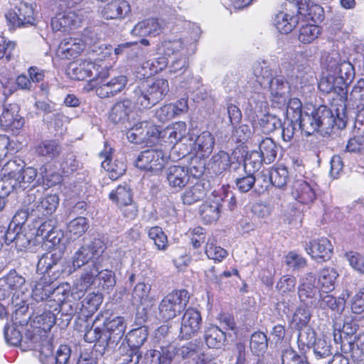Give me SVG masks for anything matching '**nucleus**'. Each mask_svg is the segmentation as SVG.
Wrapping results in <instances>:
<instances>
[{
  "label": "nucleus",
  "instance_id": "nucleus-1",
  "mask_svg": "<svg viewBox=\"0 0 364 364\" xmlns=\"http://www.w3.org/2000/svg\"><path fill=\"white\" fill-rule=\"evenodd\" d=\"M323 68L326 71L318 83L319 90L325 94H336L343 105L334 108L323 105L313 106L301 122V132L306 136L319 132L324 136H329L335 128L345 129L348 120L346 102L348 87L355 75L354 66L348 60H342L338 53L332 52L326 56Z\"/></svg>",
  "mask_w": 364,
  "mask_h": 364
},
{
  "label": "nucleus",
  "instance_id": "nucleus-2",
  "mask_svg": "<svg viewBox=\"0 0 364 364\" xmlns=\"http://www.w3.org/2000/svg\"><path fill=\"white\" fill-rule=\"evenodd\" d=\"M67 75L75 80H85L95 86L96 95L100 98H109L121 92L128 82L125 75L109 77V68L97 65L91 60H78L69 63L66 69Z\"/></svg>",
  "mask_w": 364,
  "mask_h": 364
},
{
  "label": "nucleus",
  "instance_id": "nucleus-3",
  "mask_svg": "<svg viewBox=\"0 0 364 364\" xmlns=\"http://www.w3.org/2000/svg\"><path fill=\"white\" fill-rule=\"evenodd\" d=\"M127 328V323L123 316L106 318L100 326H94L87 330L84 341L89 343H95L96 353L103 356L106 352L114 350L122 340Z\"/></svg>",
  "mask_w": 364,
  "mask_h": 364
},
{
  "label": "nucleus",
  "instance_id": "nucleus-4",
  "mask_svg": "<svg viewBox=\"0 0 364 364\" xmlns=\"http://www.w3.org/2000/svg\"><path fill=\"white\" fill-rule=\"evenodd\" d=\"M145 63L135 70V77L139 80L133 90L134 99L139 109H149L161 101L169 92L167 80L151 77L152 72L147 71Z\"/></svg>",
  "mask_w": 364,
  "mask_h": 364
},
{
  "label": "nucleus",
  "instance_id": "nucleus-5",
  "mask_svg": "<svg viewBox=\"0 0 364 364\" xmlns=\"http://www.w3.org/2000/svg\"><path fill=\"white\" fill-rule=\"evenodd\" d=\"M46 250L47 252L38 256L37 273L43 274V277L47 275L51 281L72 274L70 262L64 258L65 251L61 250Z\"/></svg>",
  "mask_w": 364,
  "mask_h": 364
},
{
  "label": "nucleus",
  "instance_id": "nucleus-6",
  "mask_svg": "<svg viewBox=\"0 0 364 364\" xmlns=\"http://www.w3.org/2000/svg\"><path fill=\"white\" fill-rule=\"evenodd\" d=\"M105 249V243L100 238H94L90 242L82 245L72 257V274L82 266L100 264Z\"/></svg>",
  "mask_w": 364,
  "mask_h": 364
},
{
  "label": "nucleus",
  "instance_id": "nucleus-7",
  "mask_svg": "<svg viewBox=\"0 0 364 364\" xmlns=\"http://www.w3.org/2000/svg\"><path fill=\"white\" fill-rule=\"evenodd\" d=\"M189 299L190 294L185 289L168 293L159 304V318L166 322L179 316L186 309Z\"/></svg>",
  "mask_w": 364,
  "mask_h": 364
},
{
  "label": "nucleus",
  "instance_id": "nucleus-8",
  "mask_svg": "<svg viewBox=\"0 0 364 364\" xmlns=\"http://www.w3.org/2000/svg\"><path fill=\"white\" fill-rule=\"evenodd\" d=\"M36 237H41L44 241L46 250H61L65 251L68 238L60 229L54 225L52 220H44L33 225Z\"/></svg>",
  "mask_w": 364,
  "mask_h": 364
},
{
  "label": "nucleus",
  "instance_id": "nucleus-9",
  "mask_svg": "<svg viewBox=\"0 0 364 364\" xmlns=\"http://www.w3.org/2000/svg\"><path fill=\"white\" fill-rule=\"evenodd\" d=\"M149 334V326L136 327L129 331L118 348L119 354L142 358L141 348L147 341Z\"/></svg>",
  "mask_w": 364,
  "mask_h": 364
},
{
  "label": "nucleus",
  "instance_id": "nucleus-10",
  "mask_svg": "<svg viewBox=\"0 0 364 364\" xmlns=\"http://www.w3.org/2000/svg\"><path fill=\"white\" fill-rule=\"evenodd\" d=\"M5 172L16 182L18 188H26V184L31 183L38 177V170L33 166H26L21 159L10 160L5 164Z\"/></svg>",
  "mask_w": 364,
  "mask_h": 364
},
{
  "label": "nucleus",
  "instance_id": "nucleus-11",
  "mask_svg": "<svg viewBox=\"0 0 364 364\" xmlns=\"http://www.w3.org/2000/svg\"><path fill=\"white\" fill-rule=\"evenodd\" d=\"M52 344L48 341V336L41 329L30 325L24 333L23 343H21V350H38L40 352V360L44 362L43 356L46 350H50Z\"/></svg>",
  "mask_w": 364,
  "mask_h": 364
},
{
  "label": "nucleus",
  "instance_id": "nucleus-12",
  "mask_svg": "<svg viewBox=\"0 0 364 364\" xmlns=\"http://www.w3.org/2000/svg\"><path fill=\"white\" fill-rule=\"evenodd\" d=\"M316 278L314 273L309 272L300 280L297 287V295L300 304L315 309L320 296L321 289L316 284Z\"/></svg>",
  "mask_w": 364,
  "mask_h": 364
},
{
  "label": "nucleus",
  "instance_id": "nucleus-13",
  "mask_svg": "<svg viewBox=\"0 0 364 364\" xmlns=\"http://www.w3.org/2000/svg\"><path fill=\"white\" fill-rule=\"evenodd\" d=\"M166 160L161 149H148L139 153L135 159V166L141 170L149 171L156 174L165 166Z\"/></svg>",
  "mask_w": 364,
  "mask_h": 364
},
{
  "label": "nucleus",
  "instance_id": "nucleus-14",
  "mask_svg": "<svg viewBox=\"0 0 364 364\" xmlns=\"http://www.w3.org/2000/svg\"><path fill=\"white\" fill-rule=\"evenodd\" d=\"M26 285L25 277L18 273L15 269H11L8 273L0 277V299H6L16 294L18 297V293H23V287Z\"/></svg>",
  "mask_w": 364,
  "mask_h": 364
},
{
  "label": "nucleus",
  "instance_id": "nucleus-15",
  "mask_svg": "<svg viewBox=\"0 0 364 364\" xmlns=\"http://www.w3.org/2000/svg\"><path fill=\"white\" fill-rule=\"evenodd\" d=\"M134 104L128 98L115 102L109 114V119L112 123L128 129L131 125V119L134 115Z\"/></svg>",
  "mask_w": 364,
  "mask_h": 364
},
{
  "label": "nucleus",
  "instance_id": "nucleus-16",
  "mask_svg": "<svg viewBox=\"0 0 364 364\" xmlns=\"http://www.w3.org/2000/svg\"><path fill=\"white\" fill-rule=\"evenodd\" d=\"M6 19L13 27H27L34 25V11L33 6L27 3L21 2L5 14Z\"/></svg>",
  "mask_w": 364,
  "mask_h": 364
},
{
  "label": "nucleus",
  "instance_id": "nucleus-17",
  "mask_svg": "<svg viewBox=\"0 0 364 364\" xmlns=\"http://www.w3.org/2000/svg\"><path fill=\"white\" fill-rule=\"evenodd\" d=\"M203 324L200 312L195 308L186 309L182 318L178 334L180 340H189L196 336Z\"/></svg>",
  "mask_w": 364,
  "mask_h": 364
},
{
  "label": "nucleus",
  "instance_id": "nucleus-18",
  "mask_svg": "<svg viewBox=\"0 0 364 364\" xmlns=\"http://www.w3.org/2000/svg\"><path fill=\"white\" fill-rule=\"evenodd\" d=\"M272 104L274 107L282 108L287 105L290 91V86L284 75H275L267 84Z\"/></svg>",
  "mask_w": 364,
  "mask_h": 364
},
{
  "label": "nucleus",
  "instance_id": "nucleus-19",
  "mask_svg": "<svg viewBox=\"0 0 364 364\" xmlns=\"http://www.w3.org/2000/svg\"><path fill=\"white\" fill-rule=\"evenodd\" d=\"M304 247L311 259L318 262L330 260L333 253V247L326 237L311 240L305 242Z\"/></svg>",
  "mask_w": 364,
  "mask_h": 364
},
{
  "label": "nucleus",
  "instance_id": "nucleus-20",
  "mask_svg": "<svg viewBox=\"0 0 364 364\" xmlns=\"http://www.w3.org/2000/svg\"><path fill=\"white\" fill-rule=\"evenodd\" d=\"M188 142H189V148L186 149L185 153H182V157L191 154L193 150L196 153L200 152L203 158H206L213 151L215 146V138L210 132L205 131L198 136L190 134Z\"/></svg>",
  "mask_w": 364,
  "mask_h": 364
},
{
  "label": "nucleus",
  "instance_id": "nucleus-21",
  "mask_svg": "<svg viewBox=\"0 0 364 364\" xmlns=\"http://www.w3.org/2000/svg\"><path fill=\"white\" fill-rule=\"evenodd\" d=\"M114 152V149L109 148L107 150V147L104 151L100 153L101 158L104 157L105 159L102 162V167L109 173V178L112 180H117L122 176L127 171V163L125 157L123 155L117 156L112 160V156Z\"/></svg>",
  "mask_w": 364,
  "mask_h": 364
},
{
  "label": "nucleus",
  "instance_id": "nucleus-22",
  "mask_svg": "<svg viewBox=\"0 0 364 364\" xmlns=\"http://www.w3.org/2000/svg\"><path fill=\"white\" fill-rule=\"evenodd\" d=\"M19 109L16 103L5 105L0 117V126L6 130L18 132L25 123L23 117L18 114Z\"/></svg>",
  "mask_w": 364,
  "mask_h": 364
},
{
  "label": "nucleus",
  "instance_id": "nucleus-23",
  "mask_svg": "<svg viewBox=\"0 0 364 364\" xmlns=\"http://www.w3.org/2000/svg\"><path fill=\"white\" fill-rule=\"evenodd\" d=\"M163 170L168 186L176 191H181L190 181L186 166L171 165Z\"/></svg>",
  "mask_w": 364,
  "mask_h": 364
},
{
  "label": "nucleus",
  "instance_id": "nucleus-24",
  "mask_svg": "<svg viewBox=\"0 0 364 364\" xmlns=\"http://www.w3.org/2000/svg\"><path fill=\"white\" fill-rule=\"evenodd\" d=\"M33 314V323L35 327L41 329L47 335L54 325L58 326V317L55 313L47 310L36 304H31Z\"/></svg>",
  "mask_w": 364,
  "mask_h": 364
},
{
  "label": "nucleus",
  "instance_id": "nucleus-25",
  "mask_svg": "<svg viewBox=\"0 0 364 364\" xmlns=\"http://www.w3.org/2000/svg\"><path fill=\"white\" fill-rule=\"evenodd\" d=\"M176 357V346L171 343L159 345V349L148 350L144 355L149 364H171Z\"/></svg>",
  "mask_w": 364,
  "mask_h": 364
},
{
  "label": "nucleus",
  "instance_id": "nucleus-26",
  "mask_svg": "<svg viewBox=\"0 0 364 364\" xmlns=\"http://www.w3.org/2000/svg\"><path fill=\"white\" fill-rule=\"evenodd\" d=\"M189 134L190 133L187 132L186 124L183 122H178L172 127H168L163 129L161 143L179 145L178 142H183L182 145H186V143L188 141Z\"/></svg>",
  "mask_w": 364,
  "mask_h": 364
},
{
  "label": "nucleus",
  "instance_id": "nucleus-27",
  "mask_svg": "<svg viewBox=\"0 0 364 364\" xmlns=\"http://www.w3.org/2000/svg\"><path fill=\"white\" fill-rule=\"evenodd\" d=\"M131 13V6L126 0H112L104 6L102 16L106 20H122Z\"/></svg>",
  "mask_w": 364,
  "mask_h": 364
},
{
  "label": "nucleus",
  "instance_id": "nucleus-28",
  "mask_svg": "<svg viewBox=\"0 0 364 364\" xmlns=\"http://www.w3.org/2000/svg\"><path fill=\"white\" fill-rule=\"evenodd\" d=\"M316 184H310L304 180H296L292 185L291 195L302 204H311L316 199Z\"/></svg>",
  "mask_w": 364,
  "mask_h": 364
},
{
  "label": "nucleus",
  "instance_id": "nucleus-29",
  "mask_svg": "<svg viewBox=\"0 0 364 364\" xmlns=\"http://www.w3.org/2000/svg\"><path fill=\"white\" fill-rule=\"evenodd\" d=\"M211 182L205 178L198 180L193 186L187 189L181 196L185 205H192L203 200L207 192L211 189Z\"/></svg>",
  "mask_w": 364,
  "mask_h": 364
},
{
  "label": "nucleus",
  "instance_id": "nucleus-30",
  "mask_svg": "<svg viewBox=\"0 0 364 364\" xmlns=\"http://www.w3.org/2000/svg\"><path fill=\"white\" fill-rule=\"evenodd\" d=\"M14 309L12 311L11 321L14 326H20L23 328L28 326L29 321L33 317V311H29V304L27 301L21 299L19 300L18 296L11 299Z\"/></svg>",
  "mask_w": 364,
  "mask_h": 364
},
{
  "label": "nucleus",
  "instance_id": "nucleus-31",
  "mask_svg": "<svg viewBox=\"0 0 364 364\" xmlns=\"http://www.w3.org/2000/svg\"><path fill=\"white\" fill-rule=\"evenodd\" d=\"M228 159L229 154L225 151L213 154L207 164V174H210L213 178L223 175L227 171H231Z\"/></svg>",
  "mask_w": 364,
  "mask_h": 364
},
{
  "label": "nucleus",
  "instance_id": "nucleus-32",
  "mask_svg": "<svg viewBox=\"0 0 364 364\" xmlns=\"http://www.w3.org/2000/svg\"><path fill=\"white\" fill-rule=\"evenodd\" d=\"M78 17L75 12L64 11L51 19V26L55 31L66 32L78 26Z\"/></svg>",
  "mask_w": 364,
  "mask_h": 364
},
{
  "label": "nucleus",
  "instance_id": "nucleus-33",
  "mask_svg": "<svg viewBox=\"0 0 364 364\" xmlns=\"http://www.w3.org/2000/svg\"><path fill=\"white\" fill-rule=\"evenodd\" d=\"M203 338L209 348L221 349L228 343L226 333L215 325L205 328Z\"/></svg>",
  "mask_w": 364,
  "mask_h": 364
},
{
  "label": "nucleus",
  "instance_id": "nucleus-34",
  "mask_svg": "<svg viewBox=\"0 0 364 364\" xmlns=\"http://www.w3.org/2000/svg\"><path fill=\"white\" fill-rule=\"evenodd\" d=\"M294 86L301 93L311 92L314 90L313 81L314 75L310 71L309 67H304L300 69V66L297 65L294 68Z\"/></svg>",
  "mask_w": 364,
  "mask_h": 364
},
{
  "label": "nucleus",
  "instance_id": "nucleus-35",
  "mask_svg": "<svg viewBox=\"0 0 364 364\" xmlns=\"http://www.w3.org/2000/svg\"><path fill=\"white\" fill-rule=\"evenodd\" d=\"M59 205V197L57 194H49L33 205V215L38 218L51 215L55 212Z\"/></svg>",
  "mask_w": 364,
  "mask_h": 364
},
{
  "label": "nucleus",
  "instance_id": "nucleus-36",
  "mask_svg": "<svg viewBox=\"0 0 364 364\" xmlns=\"http://www.w3.org/2000/svg\"><path fill=\"white\" fill-rule=\"evenodd\" d=\"M223 205L219 199L215 196V198L210 201H206L200 207V215L205 223L209 224L217 221L220 217L221 210Z\"/></svg>",
  "mask_w": 364,
  "mask_h": 364
},
{
  "label": "nucleus",
  "instance_id": "nucleus-37",
  "mask_svg": "<svg viewBox=\"0 0 364 364\" xmlns=\"http://www.w3.org/2000/svg\"><path fill=\"white\" fill-rule=\"evenodd\" d=\"M63 150L58 139H46L36 146V153L46 160H53L60 156Z\"/></svg>",
  "mask_w": 364,
  "mask_h": 364
},
{
  "label": "nucleus",
  "instance_id": "nucleus-38",
  "mask_svg": "<svg viewBox=\"0 0 364 364\" xmlns=\"http://www.w3.org/2000/svg\"><path fill=\"white\" fill-rule=\"evenodd\" d=\"M79 305V303L70 300L60 305V308L58 310V314H59V317H58V326L60 329H65L70 323L72 319L79 314L77 311L80 309Z\"/></svg>",
  "mask_w": 364,
  "mask_h": 364
},
{
  "label": "nucleus",
  "instance_id": "nucleus-39",
  "mask_svg": "<svg viewBox=\"0 0 364 364\" xmlns=\"http://www.w3.org/2000/svg\"><path fill=\"white\" fill-rule=\"evenodd\" d=\"M71 347L68 345H60L55 352L53 353V347L46 350L43 356V364H70L71 361Z\"/></svg>",
  "mask_w": 364,
  "mask_h": 364
},
{
  "label": "nucleus",
  "instance_id": "nucleus-40",
  "mask_svg": "<svg viewBox=\"0 0 364 364\" xmlns=\"http://www.w3.org/2000/svg\"><path fill=\"white\" fill-rule=\"evenodd\" d=\"M346 301L343 297H336L330 293L322 291L319 301L315 309L327 310L341 314L345 309Z\"/></svg>",
  "mask_w": 364,
  "mask_h": 364
},
{
  "label": "nucleus",
  "instance_id": "nucleus-41",
  "mask_svg": "<svg viewBox=\"0 0 364 364\" xmlns=\"http://www.w3.org/2000/svg\"><path fill=\"white\" fill-rule=\"evenodd\" d=\"M161 32V26L156 18H148L136 23L132 28V36L146 37L148 36H156Z\"/></svg>",
  "mask_w": 364,
  "mask_h": 364
},
{
  "label": "nucleus",
  "instance_id": "nucleus-42",
  "mask_svg": "<svg viewBox=\"0 0 364 364\" xmlns=\"http://www.w3.org/2000/svg\"><path fill=\"white\" fill-rule=\"evenodd\" d=\"M281 360L282 364H311L307 351L296 350L291 346H286L282 350Z\"/></svg>",
  "mask_w": 364,
  "mask_h": 364
},
{
  "label": "nucleus",
  "instance_id": "nucleus-43",
  "mask_svg": "<svg viewBox=\"0 0 364 364\" xmlns=\"http://www.w3.org/2000/svg\"><path fill=\"white\" fill-rule=\"evenodd\" d=\"M108 198L112 203L119 206L126 204L134 200V191L131 186L127 183H123L117 186L108 195Z\"/></svg>",
  "mask_w": 364,
  "mask_h": 364
},
{
  "label": "nucleus",
  "instance_id": "nucleus-44",
  "mask_svg": "<svg viewBox=\"0 0 364 364\" xmlns=\"http://www.w3.org/2000/svg\"><path fill=\"white\" fill-rule=\"evenodd\" d=\"M313 350L314 359L323 364V362L328 361L333 355V347L330 341H327L323 336L319 338L311 346Z\"/></svg>",
  "mask_w": 364,
  "mask_h": 364
},
{
  "label": "nucleus",
  "instance_id": "nucleus-45",
  "mask_svg": "<svg viewBox=\"0 0 364 364\" xmlns=\"http://www.w3.org/2000/svg\"><path fill=\"white\" fill-rule=\"evenodd\" d=\"M296 331H298L296 338V344L298 350H304L308 351L311 350V346L319 338L315 329L311 326L303 327Z\"/></svg>",
  "mask_w": 364,
  "mask_h": 364
},
{
  "label": "nucleus",
  "instance_id": "nucleus-46",
  "mask_svg": "<svg viewBox=\"0 0 364 364\" xmlns=\"http://www.w3.org/2000/svg\"><path fill=\"white\" fill-rule=\"evenodd\" d=\"M50 166L43 164L38 168V177L37 183L46 186L48 188L60 184L63 181L62 176L60 173L49 168Z\"/></svg>",
  "mask_w": 364,
  "mask_h": 364
},
{
  "label": "nucleus",
  "instance_id": "nucleus-47",
  "mask_svg": "<svg viewBox=\"0 0 364 364\" xmlns=\"http://www.w3.org/2000/svg\"><path fill=\"white\" fill-rule=\"evenodd\" d=\"M90 228L87 218L78 216L71 220L67 225L68 240L75 241L82 236Z\"/></svg>",
  "mask_w": 364,
  "mask_h": 364
},
{
  "label": "nucleus",
  "instance_id": "nucleus-48",
  "mask_svg": "<svg viewBox=\"0 0 364 364\" xmlns=\"http://www.w3.org/2000/svg\"><path fill=\"white\" fill-rule=\"evenodd\" d=\"M299 17L298 15L280 12L274 18V23L281 33L287 34L293 31L298 24Z\"/></svg>",
  "mask_w": 364,
  "mask_h": 364
},
{
  "label": "nucleus",
  "instance_id": "nucleus-49",
  "mask_svg": "<svg viewBox=\"0 0 364 364\" xmlns=\"http://www.w3.org/2000/svg\"><path fill=\"white\" fill-rule=\"evenodd\" d=\"M338 277L337 270L333 267L322 269L318 274V283L322 291L330 293L335 289L336 282Z\"/></svg>",
  "mask_w": 364,
  "mask_h": 364
},
{
  "label": "nucleus",
  "instance_id": "nucleus-50",
  "mask_svg": "<svg viewBox=\"0 0 364 364\" xmlns=\"http://www.w3.org/2000/svg\"><path fill=\"white\" fill-rule=\"evenodd\" d=\"M103 301V295L100 292H92L82 299L80 304V310L83 312L84 317L91 316L97 311Z\"/></svg>",
  "mask_w": 364,
  "mask_h": 364
},
{
  "label": "nucleus",
  "instance_id": "nucleus-51",
  "mask_svg": "<svg viewBox=\"0 0 364 364\" xmlns=\"http://www.w3.org/2000/svg\"><path fill=\"white\" fill-rule=\"evenodd\" d=\"M250 349L252 355L257 357L264 356L268 349L267 336L260 331L254 332L250 336Z\"/></svg>",
  "mask_w": 364,
  "mask_h": 364
},
{
  "label": "nucleus",
  "instance_id": "nucleus-52",
  "mask_svg": "<svg viewBox=\"0 0 364 364\" xmlns=\"http://www.w3.org/2000/svg\"><path fill=\"white\" fill-rule=\"evenodd\" d=\"M96 282L95 288H98L99 290L106 293H109L113 290L117 283L115 273L107 269H99Z\"/></svg>",
  "mask_w": 364,
  "mask_h": 364
},
{
  "label": "nucleus",
  "instance_id": "nucleus-53",
  "mask_svg": "<svg viewBox=\"0 0 364 364\" xmlns=\"http://www.w3.org/2000/svg\"><path fill=\"white\" fill-rule=\"evenodd\" d=\"M257 117L258 124L265 134H269L282 127V120L276 114L267 112L260 116L257 115Z\"/></svg>",
  "mask_w": 364,
  "mask_h": 364
},
{
  "label": "nucleus",
  "instance_id": "nucleus-54",
  "mask_svg": "<svg viewBox=\"0 0 364 364\" xmlns=\"http://www.w3.org/2000/svg\"><path fill=\"white\" fill-rule=\"evenodd\" d=\"M54 281L48 279L43 277L36 284L32 290V298L35 301L33 304L41 303L50 297L53 287L50 285Z\"/></svg>",
  "mask_w": 364,
  "mask_h": 364
},
{
  "label": "nucleus",
  "instance_id": "nucleus-55",
  "mask_svg": "<svg viewBox=\"0 0 364 364\" xmlns=\"http://www.w3.org/2000/svg\"><path fill=\"white\" fill-rule=\"evenodd\" d=\"M310 308L302 304L296 308L291 318V323L295 330L310 326L309 323L312 317Z\"/></svg>",
  "mask_w": 364,
  "mask_h": 364
},
{
  "label": "nucleus",
  "instance_id": "nucleus-56",
  "mask_svg": "<svg viewBox=\"0 0 364 364\" xmlns=\"http://www.w3.org/2000/svg\"><path fill=\"white\" fill-rule=\"evenodd\" d=\"M287 115L294 121H299V128L301 131V122L304 119V114L310 110L302 111V102L299 98L294 97L287 100Z\"/></svg>",
  "mask_w": 364,
  "mask_h": 364
},
{
  "label": "nucleus",
  "instance_id": "nucleus-57",
  "mask_svg": "<svg viewBox=\"0 0 364 364\" xmlns=\"http://www.w3.org/2000/svg\"><path fill=\"white\" fill-rule=\"evenodd\" d=\"M297 15L303 16L306 20H311L314 23L321 22L324 18L323 8L318 4L297 8Z\"/></svg>",
  "mask_w": 364,
  "mask_h": 364
},
{
  "label": "nucleus",
  "instance_id": "nucleus-58",
  "mask_svg": "<svg viewBox=\"0 0 364 364\" xmlns=\"http://www.w3.org/2000/svg\"><path fill=\"white\" fill-rule=\"evenodd\" d=\"M346 349L350 350V355L355 363L364 360V332L358 336H354L353 344L346 343Z\"/></svg>",
  "mask_w": 364,
  "mask_h": 364
},
{
  "label": "nucleus",
  "instance_id": "nucleus-59",
  "mask_svg": "<svg viewBox=\"0 0 364 364\" xmlns=\"http://www.w3.org/2000/svg\"><path fill=\"white\" fill-rule=\"evenodd\" d=\"M259 149L265 164H271L276 159L278 147L272 138L266 137L262 139L259 143Z\"/></svg>",
  "mask_w": 364,
  "mask_h": 364
},
{
  "label": "nucleus",
  "instance_id": "nucleus-60",
  "mask_svg": "<svg viewBox=\"0 0 364 364\" xmlns=\"http://www.w3.org/2000/svg\"><path fill=\"white\" fill-rule=\"evenodd\" d=\"M253 73L257 82L264 88H266L267 84L274 77L272 69L264 60L255 65Z\"/></svg>",
  "mask_w": 364,
  "mask_h": 364
},
{
  "label": "nucleus",
  "instance_id": "nucleus-61",
  "mask_svg": "<svg viewBox=\"0 0 364 364\" xmlns=\"http://www.w3.org/2000/svg\"><path fill=\"white\" fill-rule=\"evenodd\" d=\"M190 159L189 165L186 166L188 174L190 175V178L201 179L200 177L204 175L205 170L207 171L205 158L194 155L191 156Z\"/></svg>",
  "mask_w": 364,
  "mask_h": 364
},
{
  "label": "nucleus",
  "instance_id": "nucleus-62",
  "mask_svg": "<svg viewBox=\"0 0 364 364\" xmlns=\"http://www.w3.org/2000/svg\"><path fill=\"white\" fill-rule=\"evenodd\" d=\"M263 162L264 159L258 151H246L244 171L245 173L250 172L255 174L260 169Z\"/></svg>",
  "mask_w": 364,
  "mask_h": 364
},
{
  "label": "nucleus",
  "instance_id": "nucleus-63",
  "mask_svg": "<svg viewBox=\"0 0 364 364\" xmlns=\"http://www.w3.org/2000/svg\"><path fill=\"white\" fill-rule=\"evenodd\" d=\"M269 178L272 186L282 188L289 181V171L285 166H279L269 171Z\"/></svg>",
  "mask_w": 364,
  "mask_h": 364
},
{
  "label": "nucleus",
  "instance_id": "nucleus-64",
  "mask_svg": "<svg viewBox=\"0 0 364 364\" xmlns=\"http://www.w3.org/2000/svg\"><path fill=\"white\" fill-rule=\"evenodd\" d=\"M321 29L315 24H306L299 29V41L304 44L313 42L321 34Z\"/></svg>",
  "mask_w": 364,
  "mask_h": 364
}]
</instances>
